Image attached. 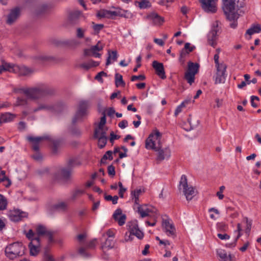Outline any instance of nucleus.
<instances>
[{"label": "nucleus", "instance_id": "e433bc0d", "mask_svg": "<svg viewBox=\"0 0 261 261\" xmlns=\"http://www.w3.org/2000/svg\"><path fill=\"white\" fill-rule=\"evenodd\" d=\"M8 202L5 197L0 194V210H4L6 209Z\"/></svg>", "mask_w": 261, "mask_h": 261}, {"label": "nucleus", "instance_id": "2f4dec72", "mask_svg": "<svg viewBox=\"0 0 261 261\" xmlns=\"http://www.w3.org/2000/svg\"><path fill=\"white\" fill-rule=\"evenodd\" d=\"M114 246V242L113 239L108 238L106 239L105 242L102 245V249L108 250L112 248Z\"/></svg>", "mask_w": 261, "mask_h": 261}, {"label": "nucleus", "instance_id": "473e14b6", "mask_svg": "<svg viewBox=\"0 0 261 261\" xmlns=\"http://www.w3.org/2000/svg\"><path fill=\"white\" fill-rule=\"evenodd\" d=\"M115 85L116 87L119 86L124 87L125 84L123 80L122 76L119 73H116L115 75Z\"/></svg>", "mask_w": 261, "mask_h": 261}, {"label": "nucleus", "instance_id": "79ce46f5", "mask_svg": "<svg viewBox=\"0 0 261 261\" xmlns=\"http://www.w3.org/2000/svg\"><path fill=\"white\" fill-rule=\"evenodd\" d=\"M112 151H107L106 153L103 155L102 158L101 159V163L102 164L105 163V161L109 159L110 160H113V156H112Z\"/></svg>", "mask_w": 261, "mask_h": 261}, {"label": "nucleus", "instance_id": "864d4df0", "mask_svg": "<svg viewBox=\"0 0 261 261\" xmlns=\"http://www.w3.org/2000/svg\"><path fill=\"white\" fill-rule=\"evenodd\" d=\"M118 186L119 187V195L121 198H123L124 193L126 191V189L123 187L121 182H118Z\"/></svg>", "mask_w": 261, "mask_h": 261}, {"label": "nucleus", "instance_id": "3c124183", "mask_svg": "<svg viewBox=\"0 0 261 261\" xmlns=\"http://www.w3.org/2000/svg\"><path fill=\"white\" fill-rule=\"evenodd\" d=\"M28 104V100L26 98L18 97L17 99V106H25Z\"/></svg>", "mask_w": 261, "mask_h": 261}, {"label": "nucleus", "instance_id": "dca6fc26", "mask_svg": "<svg viewBox=\"0 0 261 261\" xmlns=\"http://www.w3.org/2000/svg\"><path fill=\"white\" fill-rule=\"evenodd\" d=\"M155 208L147 205H139L138 207V212L142 218L147 217L149 213H154Z\"/></svg>", "mask_w": 261, "mask_h": 261}, {"label": "nucleus", "instance_id": "393cba45", "mask_svg": "<svg viewBox=\"0 0 261 261\" xmlns=\"http://www.w3.org/2000/svg\"><path fill=\"white\" fill-rule=\"evenodd\" d=\"M51 112L59 113L62 112L66 108V105L62 102L58 101L55 103H51Z\"/></svg>", "mask_w": 261, "mask_h": 261}, {"label": "nucleus", "instance_id": "aec40b11", "mask_svg": "<svg viewBox=\"0 0 261 261\" xmlns=\"http://www.w3.org/2000/svg\"><path fill=\"white\" fill-rule=\"evenodd\" d=\"M20 9L18 7L12 9L7 16V23L13 24L20 15Z\"/></svg>", "mask_w": 261, "mask_h": 261}, {"label": "nucleus", "instance_id": "4468645a", "mask_svg": "<svg viewBox=\"0 0 261 261\" xmlns=\"http://www.w3.org/2000/svg\"><path fill=\"white\" fill-rule=\"evenodd\" d=\"M217 72L215 77V84L224 83L225 81V72L227 68V65L224 63H222L220 66L216 67Z\"/></svg>", "mask_w": 261, "mask_h": 261}, {"label": "nucleus", "instance_id": "9b49d317", "mask_svg": "<svg viewBox=\"0 0 261 261\" xmlns=\"http://www.w3.org/2000/svg\"><path fill=\"white\" fill-rule=\"evenodd\" d=\"M102 116L100 118L98 127L95 128L94 134V138L106 137V129L104 128V125L106 123V117L105 112L102 113Z\"/></svg>", "mask_w": 261, "mask_h": 261}, {"label": "nucleus", "instance_id": "2eb2a0df", "mask_svg": "<svg viewBox=\"0 0 261 261\" xmlns=\"http://www.w3.org/2000/svg\"><path fill=\"white\" fill-rule=\"evenodd\" d=\"M40 247V239L32 240V242H30L29 244L30 255L32 256L37 255L39 252Z\"/></svg>", "mask_w": 261, "mask_h": 261}, {"label": "nucleus", "instance_id": "5701e85b", "mask_svg": "<svg viewBox=\"0 0 261 261\" xmlns=\"http://www.w3.org/2000/svg\"><path fill=\"white\" fill-rule=\"evenodd\" d=\"M24 213L20 212L18 210L10 211L8 213V217L9 219L14 222H18L21 220L23 217Z\"/></svg>", "mask_w": 261, "mask_h": 261}, {"label": "nucleus", "instance_id": "cd10ccee", "mask_svg": "<svg viewBox=\"0 0 261 261\" xmlns=\"http://www.w3.org/2000/svg\"><path fill=\"white\" fill-rule=\"evenodd\" d=\"M217 253L222 261H232L230 254H227L225 250L222 249H218Z\"/></svg>", "mask_w": 261, "mask_h": 261}, {"label": "nucleus", "instance_id": "f704fd0d", "mask_svg": "<svg viewBox=\"0 0 261 261\" xmlns=\"http://www.w3.org/2000/svg\"><path fill=\"white\" fill-rule=\"evenodd\" d=\"M6 172L5 171L2 170L1 168H0V182L1 181H6L7 183L5 185L6 187H8L10 186L11 181L10 180L6 177Z\"/></svg>", "mask_w": 261, "mask_h": 261}, {"label": "nucleus", "instance_id": "ddd939ff", "mask_svg": "<svg viewBox=\"0 0 261 261\" xmlns=\"http://www.w3.org/2000/svg\"><path fill=\"white\" fill-rule=\"evenodd\" d=\"M162 226L164 231L169 237L173 238L176 237V230L173 223L169 219L163 220Z\"/></svg>", "mask_w": 261, "mask_h": 261}, {"label": "nucleus", "instance_id": "7c9ffc66", "mask_svg": "<svg viewBox=\"0 0 261 261\" xmlns=\"http://www.w3.org/2000/svg\"><path fill=\"white\" fill-rule=\"evenodd\" d=\"M51 5L47 4H42L39 5L37 8L36 12L37 14H41L44 13L50 9H51Z\"/></svg>", "mask_w": 261, "mask_h": 261}, {"label": "nucleus", "instance_id": "6e6552de", "mask_svg": "<svg viewBox=\"0 0 261 261\" xmlns=\"http://www.w3.org/2000/svg\"><path fill=\"white\" fill-rule=\"evenodd\" d=\"M89 106V103L88 101L82 100L79 102L78 110L72 119L73 123H74L81 120L87 115V109Z\"/></svg>", "mask_w": 261, "mask_h": 261}, {"label": "nucleus", "instance_id": "412c9836", "mask_svg": "<svg viewBox=\"0 0 261 261\" xmlns=\"http://www.w3.org/2000/svg\"><path fill=\"white\" fill-rule=\"evenodd\" d=\"M113 219L118 222L120 226L123 225L126 219V215L122 214V210L120 208H117L113 215Z\"/></svg>", "mask_w": 261, "mask_h": 261}, {"label": "nucleus", "instance_id": "a18cd8bd", "mask_svg": "<svg viewBox=\"0 0 261 261\" xmlns=\"http://www.w3.org/2000/svg\"><path fill=\"white\" fill-rule=\"evenodd\" d=\"M105 199L107 201H111L113 204L117 203L118 197L116 195L112 196L111 195H105Z\"/></svg>", "mask_w": 261, "mask_h": 261}, {"label": "nucleus", "instance_id": "5fc2aeb1", "mask_svg": "<svg viewBox=\"0 0 261 261\" xmlns=\"http://www.w3.org/2000/svg\"><path fill=\"white\" fill-rule=\"evenodd\" d=\"M107 73L104 71H101L99 72L95 77V79L99 82H102V76H107Z\"/></svg>", "mask_w": 261, "mask_h": 261}, {"label": "nucleus", "instance_id": "6ab92c4d", "mask_svg": "<svg viewBox=\"0 0 261 261\" xmlns=\"http://www.w3.org/2000/svg\"><path fill=\"white\" fill-rule=\"evenodd\" d=\"M48 139V137L47 136L38 137H34L32 136L27 137L28 140L33 143L32 148L33 150L36 151H38L39 149V143L41 141L44 140H47Z\"/></svg>", "mask_w": 261, "mask_h": 261}, {"label": "nucleus", "instance_id": "0eeeda50", "mask_svg": "<svg viewBox=\"0 0 261 261\" xmlns=\"http://www.w3.org/2000/svg\"><path fill=\"white\" fill-rule=\"evenodd\" d=\"M199 65L198 63H194L192 62H189L188 64V70L185 72V78L187 82L192 85L195 80V75L198 73Z\"/></svg>", "mask_w": 261, "mask_h": 261}, {"label": "nucleus", "instance_id": "f3484780", "mask_svg": "<svg viewBox=\"0 0 261 261\" xmlns=\"http://www.w3.org/2000/svg\"><path fill=\"white\" fill-rule=\"evenodd\" d=\"M152 67L155 70L156 74L162 79L166 78L165 72L163 64L158 62L156 61H154L152 62Z\"/></svg>", "mask_w": 261, "mask_h": 261}, {"label": "nucleus", "instance_id": "de8ad7c7", "mask_svg": "<svg viewBox=\"0 0 261 261\" xmlns=\"http://www.w3.org/2000/svg\"><path fill=\"white\" fill-rule=\"evenodd\" d=\"M92 28L96 34H98L104 28V25L102 24H95L93 22H92Z\"/></svg>", "mask_w": 261, "mask_h": 261}, {"label": "nucleus", "instance_id": "c03bdc74", "mask_svg": "<svg viewBox=\"0 0 261 261\" xmlns=\"http://www.w3.org/2000/svg\"><path fill=\"white\" fill-rule=\"evenodd\" d=\"M27 238L32 242V240L35 239H40L38 237H36L35 233L32 229H30L27 233H25Z\"/></svg>", "mask_w": 261, "mask_h": 261}, {"label": "nucleus", "instance_id": "37998d69", "mask_svg": "<svg viewBox=\"0 0 261 261\" xmlns=\"http://www.w3.org/2000/svg\"><path fill=\"white\" fill-rule=\"evenodd\" d=\"M81 164L76 158H72L69 159L67 162V165L69 168L75 166L80 165Z\"/></svg>", "mask_w": 261, "mask_h": 261}, {"label": "nucleus", "instance_id": "4d7b16f0", "mask_svg": "<svg viewBox=\"0 0 261 261\" xmlns=\"http://www.w3.org/2000/svg\"><path fill=\"white\" fill-rule=\"evenodd\" d=\"M145 79V76L143 74L139 75H133L131 77L132 81H135L136 80L143 81Z\"/></svg>", "mask_w": 261, "mask_h": 261}, {"label": "nucleus", "instance_id": "39448f33", "mask_svg": "<svg viewBox=\"0 0 261 261\" xmlns=\"http://www.w3.org/2000/svg\"><path fill=\"white\" fill-rule=\"evenodd\" d=\"M129 233H126L124 237V241L128 242L133 240V236H136L139 239L141 240L143 238L144 233L139 229L137 221L129 222L127 225Z\"/></svg>", "mask_w": 261, "mask_h": 261}, {"label": "nucleus", "instance_id": "338daca9", "mask_svg": "<svg viewBox=\"0 0 261 261\" xmlns=\"http://www.w3.org/2000/svg\"><path fill=\"white\" fill-rule=\"evenodd\" d=\"M37 59L40 62H45L46 61H48L50 59V57L46 56L41 55V56H38L37 57Z\"/></svg>", "mask_w": 261, "mask_h": 261}, {"label": "nucleus", "instance_id": "1a4fd4ad", "mask_svg": "<svg viewBox=\"0 0 261 261\" xmlns=\"http://www.w3.org/2000/svg\"><path fill=\"white\" fill-rule=\"evenodd\" d=\"M219 31L218 21H216L213 25L212 30L207 35V43L209 45L215 47L217 44L218 35Z\"/></svg>", "mask_w": 261, "mask_h": 261}, {"label": "nucleus", "instance_id": "c756f323", "mask_svg": "<svg viewBox=\"0 0 261 261\" xmlns=\"http://www.w3.org/2000/svg\"><path fill=\"white\" fill-rule=\"evenodd\" d=\"M37 237L39 238L40 236H46L50 230L47 229L43 225H39L37 226L36 228Z\"/></svg>", "mask_w": 261, "mask_h": 261}, {"label": "nucleus", "instance_id": "9d476101", "mask_svg": "<svg viewBox=\"0 0 261 261\" xmlns=\"http://www.w3.org/2000/svg\"><path fill=\"white\" fill-rule=\"evenodd\" d=\"M104 44L99 41L95 45L91 46L90 48L85 49L84 50V55L85 56H93L96 58H100L101 54L98 52L102 50Z\"/></svg>", "mask_w": 261, "mask_h": 261}, {"label": "nucleus", "instance_id": "603ef678", "mask_svg": "<svg viewBox=\"0 0 261 261\" xmlns=\"http://www.w3.org/2000/svg\"><path fill=\"white\" fill-rule=\"evenodd\" d=\"M60 146V142L58 141H54L53 143L52 151L54 153L58 152V148Z\"/></svg>", "mask_w": 261, "mask_h": 261}, {"label": "nucleus", "instance_id": "f257e3e1", "mask_svg": "<svg viewBox=\"0 0 261 261\" xmlns=\"http://www.w3.org/2000/svg\"><path fill=\"white\" fill-rule=\"evenodd\" d=\"M161 134L158 130L150 134L146 140L145 147L147 149H151L156 151V161L161 162L169 159L171 156V151L169 147L162 148Z\"/></svg>", "mask_w": 261, "mask_h": 261}, {"label": "nucleus", "instance_id": "f03ea898", "mask_svg": "<svg viewBox=\"0 0 261 261\" xmlns=\"http://www.w3.org/2000/svg\"><path fill=\"white\" fill-rule=\"evenodd\" d=\"M20 91L32 100H38L55 93V90L45 84H39L30 88H22Z\"/></svg>", "mask_w": 261, "mask_h": 261}, {"label": "nucleus", "instance_id": "c85d7f7f", "mask_svg": "<svg viewBox=\"0 0 261 261\" xmlns=\"http://www.w3.org/2000/svg\"><path fill=\"white\" fill-rule=\"evenodd\" d=\"M261 32V25L259 24H253L251 27L248 29L245 35L251 36L255 33H259Z\"/></svg>", "mask_w": 261, "mask_h": 261}, {"label": "nucleus", "instance_id": "bf43d9fd", "mask_svg": "<svg viewBox=\"0 0 261 261\" xmlns=\"http://www.w3.org/2000/svg\"><path fill=\"white\" fill-rule=\"evenodd\" d=\"M44 258L46 261H55L53 257L48 253L47 250H46L44 253Z\"/></svg>", "mask_w": 261, "mask_h": 261}, {"label": "nucleus", "instance_id": "774afa93", "mask_svg": "<svg viewBox=\"0 0 261 261\" xmlns=\"http://www.w3.org/2000/svg\"><path fill=\"white\" fill-rule=\"evenodd\" d=\"M67 206V204L63 202H60L55 205V207L58 209L64 210Z\"/></svg>", "mask_w": 261, "mask_h": 261}, {"label": "nucleus", "instance_id": "69168bd1", "mask_svg": "<svg viewBox=\"0 0 261 261\" xmlns=\"http://www.w3.org/2000/svg\"><path fill=\"white\" fill-rule=\"evenodd\" d=\"M189 54V51H188V50H186L184 48H183L180 53V58L179 60L181 61L182 59H184L187 55Z\"/></svg>", "mask_w": 261, "mask_h": 261}, {"label": "nucleus", "instance_id": "58836bf2", "mask_svg": "<svg viewBox=\"0 0 261 261\" xmlns=\"http://www.w3.org/2000/svg\"><path fill=\"white\" fill-rule=\"evenodd\" d=\"M138 4L140 9H146L151 7V4L148 0H141Z\"/></svg>", "mask_w": 261, "mask_h": 261}, {"label": "nucleus", "instance_id": "8fccbe9b", "mask_svg": "<svg viewBox=\"0 0 261 261\" xmlns=\"http://www.w3.org/2000/svg\"><path fill=\"white\" fill-rule=\"evenodd\" d=\"M84 193V191L81 189H76L72 192V198L75 199L78 196L82 195Z\"/></svg>", "mask_w": 261, "mask_h": 261}, {"label": "nucleus", "instance_id": "6e6d98bb", "mask_svg": "<svg viewBox=\"0 0 261 261\" xmlns=\"http://www.w3.org/2000/svg\"><path fill=\"white\" fill-rule=\"evenodd\" d=\"M225 187L222 186L220 187L219 191L217 192V196L218 197L219 199H222L224 198V195L222 194L223 191L225 189Z\"/></svg>", "mask_w": 261, "mask_h": 261}, {"label": "nucleus", "instance_id": "e2e57ef3", "mask_svg": "<svg viewBox=\"0 0 261 261\" xmlns=\"http://www.w3.org/2000/svg\"><path fill=\"white\" fill-rule=\"evenodd\" d=\"M108 172L110 175L114 176L115 175V167L113 165L109 166L108 167Z\"/></svg>", "mask_w": 261, "mask_h": 261}, {"label": "nucleus", "instance_id": "ea45409f", "mask_svg": "<svg viewBox=\"0 0 261 261\" xmlns=\"http://www.w3.org/2000/svg\"><path fill=\"white\" fill-rule=\"evenodd\" d=\"M243 222L246 223V228L245 229V232L249 234L252 226V221L248 219L247 217H244L243 220Z\"/></svg>", "mask_w": 261, "mask_h": 261}, {"label": "nucleus", "instance_id": "c9c22d12", "mask_svg": "<svg viewBox=\"0 0 261 261\" xmlns=\"http://www.w3.org/2000/svg\"><path fill=\"white\" fill-rule=\"evenodd\" d=\"M33 72V70L27 67L23 66L19 68V74L21 75L27 76Z\"/></svg>", "mask_w": 261, "mask_h": 261}, {"label": "nucleus", "instance_id": "0e129e2a", "mask_svg": "<svg viewBox=\"0 0 261 261\" xmlns=\"http://www.w3.org/2000/svg\"><path fill=\"white\" fill-rule=\"evenodd\" d=\"M184 48L186 50H188V51H189L190 53L195 48V47L194 46H191V44L190 43H186L185 44Z\"/></svg>", "mask_w": 261, "mask_h": 261}, {"label": "nucleus", "instance_id": "72a5a7b5", "mask_svg": "<svg viewBox=\"0 0 261 261\" xmlns=\"http://www.w3.org/2000/svg\"><path fill=\"white\" fill-rule=\"evenodd\" d=\"M108 53H109V56L107 59V61H106V66H108L109 65H110L111 63V61H110L111 58H112V59L114 61H116L117 59V52L116 50L112 51L111 52V54L110 51L109 50L108 51Z\"/></svg>", "mask_w": 261, "mask_h": 261}, {"label": "nucleus", "instance_id": "7ed1b4c3", "mask_svg": "<svg viewBox=\"0 0 261 261\" xmlns=\"http://www.w3.org/2000/svg\"><path fill=\"white\" fill-rule=\"evenodd\" d=\"M236 2V0H222V9L227 19L231 22L230 27L233 29L237 27V20L239 17Z\"/></svg>", "mask_w": 261, "mask_h": 261}, {"label": "nucleus", "instance_id": "052dcab7", "mask_svg": "<svg viewBox=\"0 0 261 261\" xmlns=\"http://www.w3.org/2000/svg\"><path fill=\"white\" fill-rule=\"evenodd\" d=\"M141 193L142 190L140 189H137L132 191L131 196L132 197H139V196Z\"/></svg>", "mask_w": 261, "mask_h": 261}, {"label": "nucleus", "instance_id": "bb28decb", "mask_svg": "<svg viewBox=\"0 0 261 261\" xmlns=\"http://www.w3.org/2000/svg\"><path fill=\"white\" fill-rule=\"evenodd\" d=\"M18 68V67L17 66H15L14 65L8 63H4L0 66V74L5 71H9L10 72L14 71Z\"/></svg>", "mask_w": 261, "mask_h": 261}, {"label": "nucleus", "instance_id": "4c0bfd02", "mask_svg": "<svg viewBox=\"0 0 261 261\" xmlns=\"http://www.w3.org/2000/svg\"><path fill=\"white\" fill-rule=\"evenodd\" d=\"M188 122L190 125L191 129H194L199 124V121L194 117H190L188 119Z\"/></svg>", "mask_w": 261, "mask_h": 261}, {"label": "nucleus", "instance_id": "49530a36", "mask_svg": "<svg viewBox=\"0 0 261 261\" xmlns=\"http://www.w3.org/2000/svg\"><path fill=\"white\" fill-rule=\"evenodd\" d=\"M85 30L81 28L76 29V37L78 39H82L84 37Z\"/></svg>", "mask_w": 261, "mask_h": 261}, {"label": "nucleus", "instance_id": "4be33fe9", "mask_svg": "<svg viewBox=\"0 0 261 261\" xmlns=\"http://www.w3.org/2000/svg\"><path fill=\"white\" fill-rule=\"evenodd\" d=\"M147 19L151 21L152 24L155 25H161L164 21V18L155 13H152L147 15Z\"/></svg>", "mask_w": 261, "mask_h": 261}, {"label": "nucleus", "instance_id": "a878e982", "mask_svg": "<svg viewBox=\"0 0 261 261\" xmlns=\"http://www.w3.org/2000/svg\"><path fill=\"white\" fill-rule=\"evenodd\" d=\"M51 103H40L38 104L37 107L33 109V112L36 113L38 111L44 110L51 112Z\"/></svg>", "mask_w": 261, "mask_h": 261}, {"label": "nucleus", "instance_id": "13d9d810", "mask_svg": "<svg viewBox=\"0 0 261 261\" xmlns=\"http://www.w3.org/2000/svg\"><path fill=\"white\" fill-rule=\"evenodd\" d=\"M106 113L107 112V114L108 116L112 117L113 115L115 113V111L113 108H109L106 109L103 112Z\"/></svg>", "mask_w": 261, "mask_h": 261}, {"label": "nucleus", "instance_id": "20e7f679", "mask_svg": "<svg viewBox=\"0 0 261 261\" xmlns=\"http://www.w3.org/2000/svg\"><path fill=\"white\" fill-rule=\"evenodd\" d=\"M25 247L22 243L15 242L7 246L5 249V253L8 257L14 259L17 256L24 254Z\"/></svg>", "mask_w": 261, "mask_h": 261}, {"label": "nucleus", "instance_id": "b1692460", "mask_svg": "<svg viewBox=\"0 0 261 261\" xmlns=\"http://www.w3.org/2000/svg\"><path fill=\"white\" fill-rule=\"evenodd\" d=\"M16 115L11 113H2L0 115L1 125L3 123H8L12 121L15 118Z\"/></svg>", "mask_w": 261, "mask_h": 261}, {"label": "nucleus", "instance_id": "f8f14e48", "mask_svg": "<svg viewBox=\"0 0 261 261\" xmlns=\"http://www.w3.org/2000/svg\"><path fill=\"white\" fill-rule=\"evenodd\" d=\"M71 170L69 169L61 168L54 175L56 180H62L64 182H67L71 179Z\"/></svg>", "mask_w": 261, "mask_h": 261}, {"label": "nucleus", "instance_id": "680f3d73", "mask_svg": "<svg viewBox=\"0 0 261 261\" xmlns=\"http://www.w3.org/2000/svg\"><path fill=\"white\" fill-rule=\"evenodd\" d=\"M87 248L81 247L79 249V253L83 257H88L89 254L86 252V249Z\"/></svg>", "mask_w": 261, "mask_h": 261}, {"label": "nucleus", "instance_id": "423d86ee", "mask_svg": "<svg viewBox=\"0 0 261 261\" xmlns=\"http://www.w3.org/2000/svg\"><path fill=\"white\" fill-rule=\"evenodd\" d=\"M182 188V192L187 200H192L196 194L195 189L192 186H189L188 184V179L185 175L181 176L179 182V189Z\"/></svg>", "mask_w": 261, "mask_h": 261}, {"label": "nucleus", "instance_id": "a19ab883", "mask_svg": "<svg viewBox=\"0 0 261 261\" xmlns=\"http://www.w3.org/2000/svg\"><path fill=\"white\" fill-rule=\"evenodd\" d=\"M115 12H118L120 14L119 15H117V16H120L127 18H131L132 16V14L129 13L127 11H122L118 8L116 9Z\"/></svg>", "mask_w": 261, "mask_h": 261}, {"label": "nucleus", "instance_id": "09e8293b", "mask_svg": "<svg viewBox=\"0 0 261 261\" xmlns=\"http://www.w3.org/2000/svg\"><path fill=\"white\" fill-rule=\"evenodd\" d=\"M98 139V146L100 148H103L106 144L107 142V137H99L96 138Z\"/></svg>", "mask_w": 261, "mask_h": 261}, {"label": "nucleus", "instance_id": "a211bd4d", "mask_svg": "<svg viewBox=\"0 0 261 261\" xmlns=\"http://www.w3.org/2000/svg\"><path fill=\"white\" fill-rule=\"evenodd\" d=\"M118 12L115 11H110L105 9H101L98 11L96 13V16L99 18H111L113 16H117V15H119Z\"/></svg>", "mask_w": 261, "mask_h": 261}]
</instances>
